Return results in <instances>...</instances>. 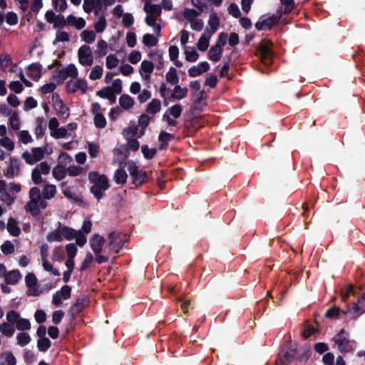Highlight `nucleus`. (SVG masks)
<instances>
[{
  "label": "nucleus",
  "instance_id": "nucleus-1",
  "mask_svg": "<svg viewBox=\"0 0 365 365\" xmlns=\"http://www.w3.org/2000/svg\"><path fill=\"white\" fill-rule=\"evenodd\" d=\"M29 196V200L25 205V210L32 215L37 216L40 214L41 210L47 207L48 204L41 195L40 190L37 187H33L30 189Z\"/></svg>",
  "mask_w": 365,
  "mask_h": 365
},
{
  "label": "nucleus",
  "instance_id": "nucleus-2",
  "mask_svg": "<svg viewBox=\"0 0 365 365\" xmlns=\"http://www.w3.org/2000/svg\"><path fill=\"white\" fill-rule=\"evenodd\" d=\"M143 11L146 14L145 21L146 24L153 28V31L160 36L161 26L157 23V19L160 16L162 7L159 4H153L150 1L145 3Z\"/></svg>",
  "mask_w": 365,
  "mask_h": 365
},
{
  "label": "nucleus",
  "instance_id": "nucleus-3",
  "mask_svg": "<svg viewBox=\"0 0 365 365\" xmlns=\"http://www.w3.org/2000/svg\"><path fill=\"white\" fill-rule=\"evenodd\" d=\"M88 177L89 182L93 184L91 188V192L98 200H100L103 197V192L109 187L107 177L96 171L90 172Z\"/></svg>",
  "mask_w": 365,
  "mask_h": 365
},
{
  "label": "nucleus",
  "instance_id": "nucleus-4",
  "mask_svg": "<svg viewBox=\"0 0 365 365\" xmlns=\"http://www.w3.org/2000/svg\"><path fill=\"white\" fill-rule=\"evenodd\" d=\"M128 238L126 235L120 232H112L107 238V247L118 253L123 247L125 242H128Z\"/></svg>",
  "mask_w": 365,
  "mask_h": 365
},
{
  "label": "nucleus",
  "instance_id": "nucleus-5",
  "mask_svg": "<svg viewBox=\"0 0 365 365\" xmlns=\"http://www.w3.org/2000/svg\"><path fill=\"white\" fill-rule=\"evenodd\" d=\"M17 315L15 310L6 312V321L1 324L0 332L6 337L11 338L15 333V321Z\"/></svg>",
  "mask_w": 365,
  "mask_h": 365
},
{
  "label": "nucleus",
  "instance_id": "nucleus-6",
  "mask_svg": "<svg viewBox=\"0 0 365 365\" xmlns=\"http://www.w3.org/2000/svg\"><path fill=\"white\" fill-rule=\"evenodd\" d=\"M46 148L36 147L31 149V151H25L22 153L21 158L29 165H34L43 160L45 157Z\"/></svg>",
  "mask_w": 365,
  "mask_h": 365
},
{
  "label": "nucleus",
  "instance_id": "nucleus-7",
  "mask_svg": "<svg viewBox=\"0 0 365 365\" xmlns=\"http://www.w3.org/2000/svg\"><path fill=\"white\" fill-rule=\"evenodd\" d=\"M126 165L134 185L139 186L146 181V173L139 169L135 162L129 161L126 163Z\"/></svg>",
  "mask_w": 365,
  "mask_h": 365
},
{
  "label": "nucleus",
  "instance_id": "nucleus-8",
  "mask_svg": "<svg viewBox=\"0 0 365 365\" xmlns=\"http://www.w3.org/2000/svg\"><path fill=\"white\" fill-rule=\"evenodd\" d=\"M51 171L50 165L44 161L38 164L31 172V180L35 185H40L44 182L41 175H46Z\"/></svg>",
  "mask_w": 365,
  "mask_h": 365
},
{
  "label": "nucleus",
  "instance_id": "nucleus-9",
  "mask_svg": "<svg viewBox=\"0 0 365 365\" xmlns=\"http://www.w3.org/2000/svg\"><path fill=\"white\" fill-rule=\"evenodd\" d=\"M20 191L21 186L19 185L11 182L9 185V188L0 194V200L6 205L10 206L16 200L15 193H19Z\"/></svg>",
  "mask_w": 365,
  "mask_h": 365
},
{
  "label": "nucleus",
  "instance_id": "nucleus-10",
  "mask_svg": "<svg viewBox=\"0 0 365 365\" xmlns=\"http://www.w3.org/2000/svg\"><path fill=\"white\" fill-rule=\"evenodd\" d=\"M79 63L84 66H91L93 63V56L89 46L85 44L81 46L78 51Z\"/></svg>",
  "mask_w": 365,
  "mask_h": 365
},
{
  "label": "nucleus",
  "instance_id": "nucleus-11",
  "mask_svg": "<svg viewBox=\"0 0 365 365\" xmlns=\"http://www.w3.org/2000/svg\"><path fill=\"white\" fill-rule=\"evenodd\" d=\"M334 341L341 352H348L351 349L349 335L344 329L334 337Z\"/></svg>",
  "mask_w": 365,
  "mask_h": 365
},
{
  "label": "nucleus",
  "instance_id": "nucleus-12",
  "mask_svg": "<svg viewBox=\"0 0 365 365\" xmlns=\"http://www.w3.org/2000/svg\"><path fill=\"white\" fill-rule=\"evenodd\" d=\"M271 43L267 41H261L258 47L257 54L259 56L262 62L265 65L271 63Z\"/></svg>",
  "mask_w": 365,
  "mask_h": 365
},
{
  "label": "nucleus",
  "instance_id": "nucleus-13",
  "mask_svg": "<svg viewBox=\"0 0 365 365\" xmlns=\"http://www.w3.org/2000/svg\"><path fill=\"white\" fill-rule=\"evenodd\" d=\"M71 292V288L68 285H64L61 289L56 292L52 297V303L56 306H60L63 300H66L70 298Z\"/></svg>",
  "mask_w": 365,
  "mask_h": 365
},
{
  "label": "nucleus",
  "instance_id": "nucleus-14",
  "mask_svg": "<svg viewBox=\"0 0 365 365\" xmlns=\"http://www.w3.org/2000/svg\"><path fill=\"white\" fill-rule=\"evenodd\" d=\"M87 89V83L82 79L71 80L66 84V90L69 93H75L79 90L82 93H85Z\"/></svg>",
  "mask_w": 365,
  "mask_h": 365
},
{
  "label": "nucleus",
  "instance_id": "nucleus-15",
  "mask_svg": "<svg viewBox=\"0 0 365 365\" xmlns=\"http://www.w3.org/2000/svg\"><path fill=\"white\" fill-rule=\"evenodd\" d=\"M154 63L148 60H143L139 67V73L144 81H149L151 77V74L154 71Z\"/></svg>",
  "mask_w": 365,
  "mask_h": 365
},
{
  "label": "nucleus",
  "instance_id": "nucleus-16",
  "mask_svg": "<svg viewBox=\"0 0 365 365\" xmlns=\"http://www.w3.org/2000/svg\"><path fill=\"white\" fill-rule=\"evenodd\" d=\"M53 107L58 115L63 118H67L69 115L68 107L64 104L63 101L57 95L52 96Z\"/></svg>",
  "mask_w": 365,
  "mask_h": 365
},
{
  "label": "nucleus",
  "instance_id": "nucleus-17",
  "mask_svg": "<svg viewBox=\"0 0 365 365\" xmlns=\"http://www.w3.org/2000/svg\"><path fill=\"white\" fill-rule=\"evenodd\" d=\"M144 134L145 131H143V129L135 125H130L123 130V135L125 139H130V138H140Z\"/></svg>",
  "mask_w": 365,
  "mask_h": 365
},
{
  "label": "nucleus",
  "instance_id": "nucleus-18",
  "mask_svg": "<svg viewBox=\"0 0 365 365\" xmlns=\"http://www.w3.org/2000/svg\"><path fill=\"white\" fill-rule=\"evenodd\" d=\"M207 24L208 27L204 31H208L209 34L213 35L220 24V19L216 13L212 12L210 14Z\"/></svg>",
  "mask_w": 365,
  "mask_h": 365
},
{
  "label": "nucleus",
  "instance_id": "nucleus-19",
  "mask_svg": "<svg viewBox=\"0 0 365 365\" xmlns=\"http://www.w3.org/2000/svg\"><path fill=\"white\" fill-rule=\"evenodd\" d=\"M295 352L294 350L286 349L282 350L278 356L277 359V365H287L288 363L294 357Z\"/></svg>",
  "mask_w": 365,
  "mask_h": 365
},
{
  "label": "nucleus",
  "instance_id": "nucleus-20",
  "mask_svg": "<svg viewBox=\"0 0 365 365\" xmlns=\"http://www.w3.org/2000/svg\"><path fill=\"white\" fill-rule=\"evenodd\" d=\"M83 8L86 13L92 11L97 13L102 9L103 1L102 0H84Z\"/></svg>",
  "mask_w": 365,
  "mask_h": 365
},
{
  "label": "nucleus",
  "instance_id": "nucleus-21",
  "mask_svg": "<svg viewBox=\"0 0 365 365\" xmlns=\"http://www.w3.org/2000/svg\"><path fill=\"white\" fill-rule=\"evenodd\" d=\"M88 300L86 297L78 298L75 304L71 307L70 314L73 318L79 314L87 305Z\"/></svg>",
  "mask_w": 365,
  "mask_h": 365
},
{
  "label": "nucleus",
  "instance_id": "nucleus-22",
  "mask_svg": "<svg viewBox=\"0 0 365 365\" xmlns=\"http://www.w3.org/2000/svg\"><path fill=\"white\" fill-rule=\"evenodd\" d=\"M104 242V238L101 235H94L91 237L90 240V245L95 254H100L101 252Z\"/></svg>",
  "mask_w": 365,
  "mask_h": 365
},
{
  "label": "nucleus",
  "instance_id": "nucleus-23",
  "mask_svg": "<svg viewBox=\"0 0 365 365\" xmlns=\"http://www.w3.org/2000/svg\"><path fill=\"white\" fill-rule=\"evenodd\" d=\"M210 68V66L207 62L203 61L200 63H198L195 66L191 67L188 70V73L191 77H196L197 76H200L203 73L208 71Z\"/></svg>",
  "mask_w": 365,
  "mask_h": 365
},
{
  "label": "nucleus",
  "instance_id": "nucleus-24",
  "mask_svg": "<svg viewBox=\"0 0 365 365\" xmlns=\"http://www.w3.org/2000/svg\"><path fill=\"white\" fill-rule=\"evenodd\" d=\"M212 36L208 31H204L202 34L197 43V47L200 51H205L208 48Z\"/></svg>",
  "mask_w": 365,
  "mask_h": 365
},
{
  "label": "nucleus",
  "instance_id": "nucleus-25",
  "mask_svg": "<svg viewBox=\"0 0 365 365\" xmlns=\"http://www.w3.org/2000/svg\"><path fill=\"white\" fill-rule=\"evenodd\" d=\"M119 105L124 110L131 109L135 105L134 99L128 94H123L119 98Z\"/></svg>",
  "mask_w": 365,
  "mask_h": 365
},
{
  "label": "nucleus",
  "instance_id": "nucleus-26",
  "mask_svg": "<svg viewBox=\"0 0 365 365\" xmlns=\"http://www.w3.org/2000/svg\"><path fill=\"white\" fill-rule=\"evenodd\" d=\"M6 229L9 233L13 237H18L21 234V229L18 226V222L13 217H9L8 219Z\"/></svg>",
  "mask_w": 365,
  "mask_h": 365
},
{
  "label": "nucleus",
  "instance_id": "nucleus-27",
  "mask_svg": "<svg viewBox=\"0 0 365 365\" xmlns=\"http://www.w3.org/2000/svg\"><path fill=\"white\" fill-rule=\"evenodd\" d=\"M66 26H73L76 29H81L86 26V21L83 18H77L73 15H69L66 18Z\"/></svg>",
  "mask_w": 365,
  "mask_h": 365
},
{
  "label": "nucleus",
  "instance_id": "nucleus-28",
  "mask_svg": "<svg viewBox=\"0 0 365 365\" xmlns=\"http://www.w3.org/2000/svg\"><path fill=\"white\" fill-rule=\"evenodd\" d=\"M16 314L17 315L15 321L16 329L19 331L29 330L31 329V323L29 320L25 318H21L20 317V314L16 311Z\"/></svg>",
  "mask_w": 365,
  "mask_h": 365
},
{
  "label": "nucleus",
  "instance_id": "nucleus-29",
  "mask_svg": "<svg viewBox=\"0 0 365 365\" xmlns=\"http://www.w3.org/2000/svg\"><path fill=\"white\" fill-rule=\"evenodd\" d=\"M36 126L34 133L37 138H41L45 133L46 130V121L43 118H37L36 119Z\"/></svg>",
  "mask_w": 365,
  "mask_h": 365
},
{
  "label": "nucleus",
  "instance_id": "nucleus-30",
  "mask_svg": "<svg viewBox=\"0 0 365 365\" xmlns=\"http://www.w3.org/2000/svg\"><path fill=\"white\" fill-rule=\"evenodd\" d=\"M26 73L31 78L38 81L41 75V66L38 64H31L28 66Z\"/></svg>",
  "mask_w": 365,
  "mask_h": 365
},
{
  "label": "nucleus",
  "instance_id": "nucleus-31",
  "mask_svg": "<svg viewBox=\"0 0 365 365\" xmlns=\"http://www.w3.org/2000/svg\"><path fill=\"white\" fill-rule=\"evenodd\" d=\"M200 11L201 10L197 11L194 9L185 8L182 13V16L190 24L198 18Z\"/></svg>",
  "mask_w": 365,
  "mask_h": 365
},
{
  "label": "nucleus",
  "instance_id": "nucleus-32",
  "mask_svg": "<svg viewBox=\"0 0 365 365\" xmlns=\"http://www.w3.org/2000/svg\"><path fill=\"white\" fill-rule=\"evenodd\" d=\"M56 193V187L54 185L46 183L42 190V197L44 200L53 198Z\"/></svg>",
  "mask_w": 365,
  "mask_h": 365
},
{
  "label": "nucleus",
  "instance_id": "nucleus-33",
  "mask_svg": "<svg viewBox=\"0 0 365 365\" xmlns=\"http://www.w3.org/2000/svg\"><path fill=\"white\" fill-rule=\"evenodd\" d=\"M48 242H61L63 238L61 233V224L58 223V226L54 230L50 232L46 237Z\"/></svg>",
  "mask_w": 365,
  "mask_h": 365
},
{
  "label": "nucleus",
  "instance_id": "nucleus-34",
  "mask_svg": "<svg viewBox=\"0 0 365 365\" xmlns=\"http://www.w3.org/2000/svg\"><path fill=\"white\" fill-rule=\"evenodd\" d=\"M67 174V168L61 165H57L52 169V175L57 180H63Z\"/></svg>",
  "mask_w": 365,
  "mask_h": 365
},
{
  "label": "nucleus",
  "instance_id": "nucleus-35",
  "mask_svg": "<svg viewBox=\"0 0 365 365\" xmlns=\"http://www.w3.org/2000/svg\"><path fill=\"white\" fill-rule=\"evenodd\" d=\"M114 174L113 178L116 183L118 184H125L127 181L128 175L126 172L123 170V166H120Z\"/></svg>",
  "mask_w": 365,
  "mask_h": 365
},
{
  "label": "nucleus",
  "instance_id": "nucleus-36",
  "mask_svg": "<svg viewBox=\"0 0 365 365\" xmlns=\"http://www.w3.org/2000/svg\"><path fill=\"white\" fill-rule=\"evenodd\" d=\"M365 299V297H362L358 300L357 303H355L353 304L352 307L348 308L346 313L349 314L351 317L354 319L357 318L360 314V310L361 307L359 306V304H361L362 302Z\"/></svg>",
  "mask_w": 365,
  "mask_h": 365
},
{
  "label": "nucleus",
  "instance_id": "nucleus-37",
  "mask_svg": "<svg viewBox=\"0 0 365 365\" xmlns=\"http://www.w3.org/2000/svg\"><path fill=\"white\" fill-rule=\"evenodd\" d=\"M161 109V102L158 99H153L147 106L146 112L148 114H155Z\"/></svg>",
  "mask_w": 365,
  "mask_h": 365
},
{
  "label": "nucleus",
  "instance_id": "nucleus-38",
  "mask_svg": "<svg viewBox=\"0 0 365 365\" xmlns=\"http://www.w3.org/2000/svg\"><path fill=\"white\" fill-rule=\"evenodd\" d=\"M156 34V36L150 34H146L143 36L142 42L143 43L148 47H153L158 44V37Z\"/></svg>",
  "mask_w": 365,
  "mask_h": 365
},
{
  "label": "nucleus",
  "instance_id": "nucleus-39",
  "mask_svg": "<svg viewBox=\"0 0 365 365\" xmlns=\"http://www.w3.org/2000/svg\"><path fill=\"white\" fill-rule=\"evenodd\" d=\"M108 43L105 40L101 39L98 41L96 44V49L95 51V53L97 56L100 57L104 56L108 53Z\"/></svg>",
  "mask_w": 365,
  "mask_h": 365
},
{
  "label": "nucleus",
  "instance_id": "nucleus-40",
  "mask_svg": "<svg viewBox=\"0 0 365 365\" xmlns=\"http://www.w3.org/2000/svg\"><path fill=\"white\" fill-rule=\"evenodd\" d=\"M222 48L217 46H212L209 51V58L212 61H218L222 56Z\"/></svg>",
  "mask_w": 365,
  "mask_h": 365
},
{
  "label": "nucleus",
  "instance_id": "nucleus-41",
  "mask_svg": "<svg viewBox=\"0 0 365 365\" xmlns=\"http://www.w3.org/2000/svg\"><path fill=\"white\" fill-rule=\"evenodd\" d=\"M21 277V274L18 270H12L6 275V282L10 284H16Z\"/></svg>",
  "mask_w": 365,
  "mask_h": 365
},
{
  "label": "nucleus",
  "instance_id": "nucleus-42",
  "mask_svg": "<svg viewBox=\"0 0 365 365\" xmlns=\"http://www.w3.org/2000/svg\"><path fill=\"white\" fill-rule=\"evenodd\" d=\"M120 61L115 54H109L106 58V66L108 69H113L119 66Z\"/></svg>",
  "mask_w": 365,
  "mask_h": 365
},
{
  "label": "nucleus",
  "instance_id": "nucleus-43",
  "mask_svg": "<svg viewBox=\"0 0 365 365\" xmlns=\"http://www.w3.org/2000/svg\"><path fill=\"white\" fill-rule=\"evenodd\" d=\"M61 233L63 239L71 240L76 237V230L61 225Z\"/></svg>",
  "mask_w": 365,
  "mask_h": 365
},
{
  "label": "nucleus",
  "instance_id": "nucleus-44",
  "mask_svg": "<svg viewBox=\"0 0 365 365\" xmlns=\"http://www.w3.org/2000/svg\"><path fill=\"white\" fill-rule=\"evenodd\" d=\"M80 36L86 43H92L96 40V33L93 31L84 30L81 33Z\"/></svg>",
  "mask_w": 365,
  "mask_h": 365
},
{
  "label": "nucleus",
  "instance_id": "nucleus-45",
  "mask_svg": "<svg viewBox=\"0 0 365 365\" xmlns=\"http://www.w3.org/2000/svg\"><path fill=\"white\" fill-rule=\"evenodd\" d=\"M166 81L172 85H176L178 83L179 78L177 74V70L171 67L166 73Z\"/></svg>",
  "mask_w": 365,
  "mask_h": 365
},
{
  "label": "nucleus",
  "instance_id": "nucleus-46",
  "mask_svg": "<svg viewBox=\"0 0 365 365\" xmlns=\"http://www.w3.org/2000/svg\"><path fill=\"white\" fill-rule=\"evenodd\" d=\"M85 173V169L79 165H70L67 168V174L71 177H76Z\"/></svg>",
  "mask_w": 365,
  "mask_h": 365
},
{
  "label": "nucleus",
  "instance_id": "nucleus-47",
  "mask_svg": "<svg viewBox=\"0 0 365 365\" xmlns=\"http://www.w3.org/2000/svg\"><path fill=\"white\" fill-rule=\"evenodd\" d=\"M187 94V88H181L180 86H175L172 93V97L180 100L185 98Z\"/></svg>",
  "mask_w": 365,
  "mask_h": 365
},
{
  "label": "nucleus",
  "instance_id": "nucleus-48",
  "mask_svg": "<svg viewBox=\"0 0 365 365\" xmlns=\"http://www.w3.org/2000/svg\"><path fill=\"white\" fill-rule=\"evenodd\" d=\"M103 73V68L101 66L96 65L91 71L89 78L92 81H96L101 78Z\"/></svg>",
  "mask_w": 365,
  "mask_h": 365
},
{
  "label": "nucleus",
  "instance_id": "nucleus-49",
  "mask_svg": "<svg viewBox=\"0 0 365 365\" xmlns=\"http://www.w3.org/2000/svg\"><path fill=\"white\" fill-rule=\"evenodd\" d=\"M1 251L6 255H11L15 252V246L11 241L6 240L1 245Z\"/></svg>",
  "mask_w": 365,
  "mask_h": 365
},
{
  "label": "nucleus",
  "instance_id": "nucleus-50",
  "mask_svg": "<svg viewBox=\"0 0 365 365\" xmlns=\"http://www.w3.org/2000/svg\"><path fill=\"white\" fill-rule=\"evenodd\" d=\"M0 145L7 151L11 152L14 150V143L8 137L4 136L0 139Z\"/></svg>",
  "mask_w": 365,
  "mask_h": 365
},
{
  "label": "nucleus",
  "instance_id": "nucleus-51",
  "mask_svg": "<svg viewBox=\"0 0 365 365\" xmlns=\"http://www.w3.org/2000/svg\"><path fill=\"white\" fill-rule=\"evenodd\" d=\"M41 262L43 268L45 271L50 272L54 276L60 275L58 270L53 267L52 264L48 260V259L41 260Z\"/></svg>",
  "mask_w": 365,
  "mask_h": 365
},
{
  "label": "nucleus",
  "instance_id": "nucleus-52",
  "mask_svg": "<svg viewBox=\"0 0 365 365\" xmlns=\"http://www.w3.org/2000/svg\"><path fill=\"white\" fill-rule=\"evenodd\" d=\"M16 341L18 344L24 346L31 341V337L27 333L20 332L16 335Z\"/></svg>",
  "mask_w": 365,
  "mask_h": 365
},
{
  "label": "nucleus",
  "instance_id": "nucleus-53",
  "mask_svg": "<svg viewBox=\"0 0 365 365\" xmlns=\"http://www.w3.org/2000/svg\"><path fill=\"white\" fill-rule=\"evenodd\" d=\"M142 53L138 50L132 51L128 56V61L132 64H136L141 61Z\"/></svg>",
  "mask_w": 365,
  "mask_h": 365
},
{
  "label": "nucleus",
  "instance_id": "nucleus-54",
  "mask_svg": "<svg viewBox=\"0 0 365 365\" xmlns=\"http://www.w3.org/2000/svg\"><path fill=\"white\" fill-rule=\"evenodd\" d=\"M182 110V106L180 105L175 104L170 107L165 113H168L170 116L178 118L180 116Z\"/></svg>",
  "mask_w": 365,
  "mask_h": 365
},
{
  "label": "nucleus",
  "instance_id": "nucleus-55",
  "mask_svg": "<svg viewBox=\"0 0 365 365\" xmlns=\"http://www.w3.org/2000/svg\"><path fill=\"white\" fill-rule=\"evenodd\" d=\"M18 136L19 140L24 144H29L33 142V138L28 130H21Z\"/></svg>",
  "mask_w": 365,
  "mask_h": 365
},
{
  "label": "nucleus",
  "instance_id": "nucleus-56",
  "mask_svg": "<svg viewBox=\"0 0 365 365\" xmlns=\"http://www.w3.org/2000/svg\"><path fill=\"white\" fill-rule=\"evenodd\" d=\"M185 54L186 60L190 62L196 61L199 56V54L193 48H187Z\"/></svg>",
  "mask_w": 365,
  "mask_h": 365
},
{
  "label": "nucleus",
  "instance_id": "nucleus-57",
  "mask_svg": "<svg viewBox=\"0 0 365 365\" xmlns=\"http://www.w3.org/2000/svg\"><path fill=\"white\" fill-rule=\"evenodd\" d=\"M227 12L230 15L236 19L240 18L241 16V11L238 5L235 3H232L229 5L227 7Z\"/></svg>",
  "mask_w": 365,
  "mask_h": 365
},
{
  "label": "nucleus",
  "instance_id": "nucleus-58",
  "mask_svg": "<svg viewBox=\"0 0 365 365\" xmlns=\"http://www.w3.org/2000/svg\"><path fill=\"white\" fill-rule=\"evenodd\" d=\"M148 56L153 58L155 61H158V68H160V66H163V52L160 50L153 51H150L148 54Z\"/></svg>",
  "mask_w": 365,
  "mask_h": 365
},
{
  "label": "nucleus",
  "instance_id": "nucleus-59",
  "mask_svg": "<svg viewBox=\"0 0 365 365\" xmlns=\"http://www.w3.org/2000/svg\"><path fill=\"white\" fill-rule=\"evenodd\" d=\"M107 26V22L104 16H100L94 24V29L97 33H102Z\"/></svg>",
  "mask_w": 365,
  "mask_h": 365
},
{
  "label": "nucleus",
  "instance_id": "nucleus-60",
  "mask_svg": "<svg viewBox=\"0 0 365 365\" xmlns=\"http://www.w3.org/2000/svg\"><path fill=\"white\" fill-rule=\"evenodd\" d=\"M113 153L115 158L119 157V160H120L119 162L120 166H122L124 164L126 165V163L124 161L127 158L128 155L122 148H115L113 150Z\"/></svg>",
  "mask_w": 365,
  "mask_h": 365
},
{
  "label": "nucleus",
  "instance_id": "nucleus-61",
  "mask_svg": "<svg viewBox=\"0 0 365 365\" xmlns=\"http://www.w3.org/2000/svg\"><path fill=\"white\" fill-rule=\"evenodd\" d=\"M173 138V135L170 133H168L165 131H162L159 136L158 140L161 143L160 148L162 149L165 148V146L167 145V143L171 140Z\"/></svg>",
  "mask_w": 365,
  "mask_h": 365
},
{
  "label": "nucleus",
  "instance_id": "nucleus-62",
  "mask_svg": "<svg viewBox=\"0 0 365 365\" xmlns=\"http://www.w3.org/2000/svg\"><path fill=\"white\" fill-rule=\"evenodd\" d=\"M51 135L56 139L66 138L68 135V129L65 127L58 128L55 131L51 132Z\"/></svg>",
  "mask_w": 365,
  "mask_h": 365
},
{
  "label": "nucleus",
  "instance_id": "nucleus-63",
  "mask_svg": "<svg viewBox=\"0 0 365 365\" xmlns=\"http://www.w3.org/2000/svg\"><path fill=\"white\" fill-rule=\"evenodd\" d=\"M63 259V250L62 247H55L53 250L52 259L56 262H61Z\"/></svg>",
  "mask_w": 365,
  "mask_h": 365
},
{
  "label": "nucleus",
  "instance_id": "nucleus-64",
  "mask_svg": "<svg viewBox=\"0 0 365 365\" xmlns=\"http://www.w3.org/2000/svg\"><path fill=\"white\" fill-rule=\"evenodd\" d=\"M149 122H150L149 116L148 115H145V114H142L141 115H140V117L138 118V126L140 129H143V131H145V128H147V126L149 124Z\"/></svg>",
  "mask_w": 365,
  "mask_h": 365
}]
</instances>
